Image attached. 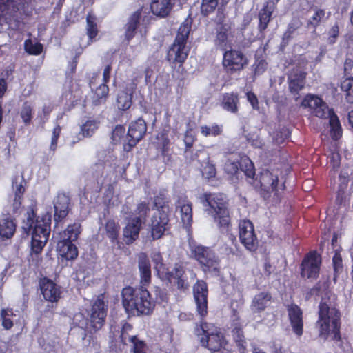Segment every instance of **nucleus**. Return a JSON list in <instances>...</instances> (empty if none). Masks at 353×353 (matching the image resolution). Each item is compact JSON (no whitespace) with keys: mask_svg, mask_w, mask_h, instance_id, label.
Returning <instances> with one entry per match:
<instances>
[{"mask_svg":"<svg viewBox=\"0 0 353 353\" xmlns=\"http://www.w3.org/2000/svg\"><path fill=\"white\" fill-rule=\"evenodd\" d=\"M192 294L196 304L197 314L201 321L196 323L195 334L201 345L211 352L220 353L227 344V340L221 328L214 323H208L204 319L208 314V287L203 280H197L192 288Z\"/></svg>","mask_w":353,"mask_h":353,"instance_id":"nucleus-1","label":"nucleus"},{"mask_svg":"<svg viewBox=\"0 0 353 353\" xmlns=\"http://www.w3.org/2000/svg\"><path fill=\"white\" fill-rule=\"evenodd\" d=\"M52 215L46 212L37 216L31 210L27 212L26 219L21 225V236L23 238L31 234L30 254L37 256L41 254L46 245L51 231Z\"/></svg>","mask_w":353,"mask_h":353,"instance_id":"nucleus-2","label":"nucleus"},{"mask_svg":"<svg viewBox=\"0 0 353 353\" xmlns=\"http://www.w3.org/2000/svg\"><path fill=\"white\" fill-rule=\"evenodd\" d=\"M150 292L143 285L126 286L121 291V303L128 317L150 316L154 310Z\"/></svg>","mask_w":353,"mask_h":353,"instance_id":"nucleus-3","label":"nucleus"},{"mask_svg":"<svg viewBox=\"0 0 353 353\" xmlns=\"http://www.w3.org/2000/svg\"><path fill=\"white\" fill-rule=\"evenodd\" d=\"M201 201L207 208L206 211L213 218L219 231L230 233L232 221L227 196L220 192H205L201 196Z\"/></svg>","mask_w":353,"mask_h":353,"instance_id":"nucleus-4","label":"nucleus"},{"mask_svg":"<svg viewBox=\"0 0 353 353\" xmlns=\"http://www.w3.org/2000/svg\"><path fill=\"white\" fill-rule=\"evenodd\" d=\"M316 327L321 339L327 340L330 336L334 341H341V313L336 307L326 302H320Z\"/></svg>","mask_w":353,"mask_h":353,"instance_id":"nucleus-5","label":"nucleus"},{"mask_svg":"<svg viewBox=\"0 0 353 353\" xmlns=\"http://www.w3.org/2000/svg\"><path fill=\"white\" fill-rule=\"evenodd\" d=\"M192 22L186 19L179 26L173 43L170 46L167 54V61L174 66H182L188 59L190 46L188 45Z\"/></svg>","mask_w":353,"mask_h":353,"instance_id":"nucleus-6","label":"nucleus"},{"mask_svg":"<svg viewBox=\"0 0 353 353\" xmlns=\"http://www.w3.org/2000/svg\"><path fill=\"white\" fill-rule=\"evenodd\" d=\"M81 225L79 223L70 224L59 233V240L57 243L59 254L67 261H73L78 256V248L76 242L81 232Z\"/></svg>","mask_w":353,"mask_h":353,"instance_id":"nucleus-7","label":"nucleus"},{"mask_svg":"<svg viewBox=\"0 0 353 353\" xmlns=\"http://www.w3.org/2000/svg\"><path fill=\"white\" fill-rule=\"evenodd\" d=\"M189 248L190 257L198 262L204 273L219 272V259L212 248L195 241L189 242Z\"/></svg>","mask_w":353,"mask_h":353,"instance_id":"nucleus-8","label":"nucleus"},{"mask_svg":"<svg viewBox=\"0 0 353 353\" xmlns=\"http://www.w3.org/2000/svg\"><path fill=\"white\" fill-rule=\"evenodd\" d=\"M261 195L264 200L273 203L281 202L285 190V181L279 183V176L268 170H263L260 174Z\"/></svg>","mask_w":353,"mask_h":353,"instance_id":"nucleus-9","label":"nucleus"},{"mask_svg":"<svg viewBox=\"0 0 353 353\" xmlns=\"http://www.w3.org/2000/svg\"><path fill=\"white\" fill-rule=\"evenodd\" d=\"M249 63L241 50H225L223 53L222 65L227 74L232 75L243 70Z\"/></svg>","mask_w":353,"mask_h":353,"instance_id":"nucleus-10","label":"nucleus"},{"mask_svg":"<svg viewBox=\"0 0 353 353\" xmlns=\"http://www.w3.org/2000/svg\"><path fill=\"white\" fill-rule=\"evenodd\" d=\"M239 237L241 243L250 252H254L259 246V241L252 222L248 219L239 223Z\"/></svg>","mask_w":353,"mask_h":353,"instance_id":"nucleus-11","label":"nucleus"},{"mask_svg":"<svg viewBox=\"0 0 353 353\" xmlns=\"http://www.w3.org/2000/svg\"><path fill=\"white\" fill-rule=\"evenodd\" d=\"M322 263L321 256L316 250L307 253L303 259L300 270L303 278L316 279L319 277Z\"/></svg>","mask_w":353,"mask_h":353,"instance_id":"nucleus-12","label":"nucleus"},{"mask_svg":"<svg viewBox=\"0 0 353 353\" xmlns=\"http://www.w3.org/2000/svg\"><path fill=\"white\" fill-rule=\"evenodd\" d=\"M172 228L170 220V214L168 212L154 213L150 224V236L152 240H158L164 235L169 234Z\"/></svg>","mask_w":353,"mask_h":353,"instance_id":"nucleus-13","label":"nucleus"},{"mask_svg":"<svg viewBox=\"0 0 353 353\" xmlns=\"http://www.w3.org/2000/svg\"><path fill=\"white\" fill-rule=\"evenodd\" d=\"M143 7L139 8L132 12L128 18L127 23L124 26L125 40L130 42L136 35L137 31L142 24L145 28H147L150 23V17L142 15Z\"/></svg>","mask_w":353,"mask_h":353,"instance_id":"nucleus-14","label":"nucleus"},{"mask_svg":"<svg viewBox=\"0 0 353 353\" xmlns=\"http://www.w3.org/2000/svg\"><path fill=\"white\" fill-rule=\"evenodd\" d=\"M225 20L223 19L219 22L217 19H214L216 23L214 45L216 49L222 51L227 50L228 47H230L231 39L233 37L231 24L225 23Z\"/></svg>","mask_w":353,"mask_h":353,"instance_id":"nucleus-15","label":"nucleus"},{"mask_svg":"<svg viewBox=\"0 0 353 353\" xmlns=\"http://www.w3.org/2000/svg\"><path fill=\"white\" fill-rule=\"evenodd\" d=\"M230 0H201L200 12L203 17H208L216 12L214 19L221 22L227 17V6Z\"/></svg>","mask_w":353,"mask_h":353,"instance_id":"nucleus-16","label":"nucleus"},{"mask_svg":"<svg viewBox=\"0 0 353 353\" xmlns=\"http://www.w3.org/2000/svg\"><path fill=\"white\" fill-rule=\"evenodd\" d=\"M107 310L104 302V295L101 294L94 301L90 315V326L94 331L99 330L103 326L107 316Z\"/></svg>","mask_w":353,"mask_h":353,"instance_id":"nucleus-17","label":"nucleus"},{"mask_svg":"<svg viewBox=\"0 0 353 353\" xmlns=\"http://www.w3.org/2000/svg\"><path fill=\"white\" fill-rule=\"evenodd\" d=\"M147 132V124L142 118H139L132 121L128 128V141L125 145V150L128 152L132 150L134 147L145 137Z\"/></svg>","mask_w":353,"mask_h":353,"instance_id":"nucleus-18","label":"nucleus"},{"mask_svg":"<svg viewBox=\"0 0 353 353\" xmlns=\"http://www.w3.org/2000/svg\"><path fill=\"white\" fill-rule=\"evenodd\" d=\"M232 322L231 334L240 353H248L247 341L244 335L243 326L236 309H232Z\"/></svg>","mask_w":353,"mask_h":353,"instance_id":"nucleus-19","label":"nucleus"},{"mask_svg":"<svg viewBox=\"0 0 353 353\" xmlns=\"http://www.w3.org/2000/svg\"><path fill=\"white\" fill-rule=\"evenodd\" d=\"M287 311L292 330L297 337L300 338L304 331L303 310L298 305L291 303L287 305Z\"/></svg>","mask_w":353,"mask_h":353,"instance_id":"nucleus-20","label":"nucleus"},{"mask_svg":"<svg viewBox=\"0 0 353 353\" xmlns=\"http://www.w3.org/2000/svg\"><path fill=\"white\" fill-rule=\"evenodd\" d=\"M301 105L305 108H310L312 110V113L317 117L325 119L329 117L330 110L327 105L321 98L308 94L305 97L301 102Z\"/></svg>","mask_w":353,"mask_h":353,"instance_id":"nucleus-21","label":"nucleus"},{"mask_svg":"<svg viewBox=\"0 0 353 353\" xmlns=\"http://www.w3.org/2000/svg\"><path fill=\"white\" fill-rule=\"evenodd\" d=\"M306 77V72L296 68H292L288 74L289 90L296 101L299 99V92L305 87Z\"/></svg>","mask_w":353,"mask_h":353,"instance_id":"nucleus-22","label":"nucleus"},{"mask_svg":"<svg viewBox=\"0 0 353 353\" xmlns=\"http://www.w3.org/2000/svg\"><path fill=\"white\" fill-rule=\"evenodd\" d=\"M185 270L181 263H175L174 267L172 271H168V274H165L161 280L167 281L172 283L174 280V283L176 285L179 291L185 292L190 286L189 283L185 278Z\"/></svg>","mask_w":353,"mask_h":353,"instance_id":"nucleus-23","label":"nucleus"},{"mask_svg":"<svg viewBox=\"0 0 353 353\" xmlns=\"http://www.w3.org/2000/svg\"><path fill=\"white\" fill-rule=\"evenodd\" d=\"M41 294L48 302L57 303L61 298V288L51 279L44 277L39 281Z\"/></svg>","mask_w":353,"mask_h":353,"instance_id":"nucleus-24","label":"nucleus"},{"mask_svg":"<svg viewBox=\"0 0 353 353\" xmlns=\"http://www.w3.org/2000/svg\"><path fill=\"white\" fill-rule=\"evenodd\" d=\"M276 2H274V0H267L259 11L257 28L261 34H263L268 28L269 23L272 19V14L276 9Z\"/></svg>","mask_w":353,"mask_h":353,"instance_id":"nucleus-25","label":"nucleus"},{"mask_svg":"<svg viewBox=\"0 0 353 353\" xmlns=\"http://www.w3.org/2000/svg\"><path fill=\"white\" fill-rule=\"evenodd\" d=\"M70 199L69 196L65 194H58L54 203L55 228L58 227L59 224L62 223L68 215L70 210Z\"/></svg>","mask_w":353,"mask_h":353,"instance_id":"nucleus-26","label":"nucleus"},{"mask_svg":"<svg viewBox=\"0 0 353 353\" xmlns=\"http://www.w3.org/2000/svg\"><path fill=\"white\" fill-rule=\"evenodd\" d=\"M138 268L140 274V285L146 288L152 281L151 264L145 252L138 255Z\"/></svg>","mask_w":353,"mask_h":353,"instance_id":"nucleus-27","label":"nucleus"},{"mask_svg":"<svg viewBox=\"0 0 353 353\" xmlns=\"http://www.w3.org/2000/svg\"><path fill=\"white\" fill-rule=\"evenodd\" d=\"M142 220L140 217L131 219L123 228V238L127 245H130L138 239L141 229Z\"/></svg>","mask_w":353,"mask_h":353,"instance_id":"nucleus-28","label":"nucleus"},{"mask_svg":"<svg viewBox=\"0 0 353 353\" xmlns=\"http://www.w3.org/2000/svg\"><path fill=\"white\" fill-rule=\"evenodd\" d=\"M94 79V77H92L89 83L92 92L90 97L91 103L92 106H99L106 103L109 97L110 90L108 85L105 84H100L99 86L93 88Z\"/></svg>","mask_w":353,"mask_h":353,"instance_id":"nucleus-29","label":"nucleus"},{"mask_svg":"<svg viewBox=\"0 0 353 353\" xmlns=\"http://www.w3.org/2000/svg\"><path fill=\"white\" fill-rule=\"evenodd\" d=\"M17 229V222L9 214H2L0 216V236L3 239H10Z\"/></svg>","mask_w":353,"mask_h":353,"instance_id":"nucleus-30","label":"nucleus"},{"mask_svg":"<svg viewBox=\"0 0 353 353\" xmlns=\"http://www.w3.org/2000/svg\"><path fill=\"white\" fill-rule=\"evenodd\" d=\"M26 182L23 177L20 179V181H19L17 176L12 179V186L14 194L12 202V210L14 213H17L21 208L23 201V194L26 192Z\"/></svg>","mask_w":353,"mask_h":353,"instance_id":"nucleus-31","label":"nucleus"},{"mask_svg":"<svg viewBox=\"0 0 353 353\" xmlns=\"http://www.w3.org/2000/svg\"><path fill=\"white\" fill-rule=\"evenodd\" d=\"M239 95L237 92H225L222 94L220 106L225 111L236 114L239 112Z\"/></svg>","mask_w":353,"mask_h":353,"instance_id":"nucleus-32","label":"nucleus"},{"mask_svg":"<svg viewBox=\"0 0 353 353\" xmlns=\"http://www.w3.org/2000/svg\"><path fill=\"white\" fill-rule=\"evenodd\" d=\"M272 299L269 292H262L256 294L251 303V309L254 313H261L265 310Z\"/></svg>","mask_w":353,"mask_h":353,"instance_id":"nucleus-33","label":"nucleus"},{"mask_svg":"<svg viewBox=\"0 0 353 353\" xmlns=\"http://www.w3.org/2000/svg\"><path fill=\"white\" fill-rule=\"evenodd\" d=\"M120 229V225L114 219H108L104 227L105 236L110 239L112 246H117V248H121V243L119 240Z\"/></svg>","mask_w":353,"mask_h":353,"instance_id":"nucleus-34","label":"nucleus"},{"mask_svg":"<svg viewBox=\"0 0 353 353\" xmlns=\"http://www.w3.org/2000/svg\"><path fill=\"white\" fill-rule=\"evenodd\" d=\"M172 8L171 0H152L150 9L152 12L161 18L166 17Z\"/></svg>","mask_w":353,"mask_h":353,"instance_id":"nucleus-35","label":"nucleus"},{"mask_svg":"<svg viewBox=\"0 0 353 353\" xmlns=\"http://www.w3.org/2000/svg\"><path fill=\"white\" fill-rule=\"evenodd\" d=\"M170 198L165 190H159L153 198V204L157 210V212H161L163 211L170 214Z\"/></svg>","mask_w":353,"mask_h":353,"instance_id":"nucleus-36","label":"nucleus"},{"mask_svg":"<svg viewBox=\"0 0 353 353\" xmlns=\"http://www.w3.org/2000/svg\"><path fill=\"white\" fill-rule=\"evenodd\" d=\"M314 11L312 16L307 21L306 26L307 28H312L314 32L323 22H325L328 16H326V10L317 6L312 7Z\"/></svg>","mask_w":353,"mask_h":353,"instance_id":"nucleus-37","label":"nucleus"},{"mask_svg":"<svg viewBox=\"0 0 353 353\" xmlns=\"http://www.w3.org/2000/svg\"><path fill=\"white\" fill-rule=\"evenodd\" d=\"M178 207L180 208L181 218L183 223L191 225L192 222V204L186 197L178 200Z\"/></svg>","mask_w":353,"mask_h":353,"instance_id":"nucleus-38","label":"nucleus"},{"mask_svg":"<svg viewBox=\"0 0 353 353\" xmlns=\"http://www.w3.org/2000/svg\"><path fill=\"white\" fill-rule=\"evenodd\" d=\"M302 22L299 18H293L288 24L287 29L282 36L281 47H286L294 38L295 32L301 28Z\"/></svg>","mask_w":353,"mask_h":353,"instance_id":"nucleus-39","label":"nucleus"},{"mask_svg":"<svg viewBox=\"0 0 353 353\" xmlns=\"http://www.w3.org/2000/svg\"><path fill=\"white\" fill-rule=\"evenodd\" d=\"M329 124L330 127V134L333 140L337 141L343 134L341 122L338 116L334 111H330L329 114Z\"/></svg>","mask_w":353,"mask_h":353,"instance_id":"nucleus-40","label":"nucleus"},{"mask_svg":"<svg viewBox=\"0 0 353 353\" xmlns=\"http://www.w3.org/2000/svg\"><path fill=\"white\" fill-rule=\"evenodd\" d=\"M86 34L88 37V44L94 41L99 33L97 17L92 13L86 17Z\"/></svg>","mask_w":353,"mask_h":353,"instance_id":"nucleus-41","label":"nucleus"},{"mask_svg":"<svg viewBox=\"0 0 353 353\" xmlns=\"http://www.w3.org/2000/svg\"><path fill=\"white\" fill-rule=\"evenodd\" d=\"M152 261L154 269L159 277L161 279L165 274H168L169 268L163 263V259L160 252H155L152 255Z\"/></svg>","mask_w":353,"mask_h":353,"instance_id":"nucleus-42","label":"nucleus"},{"mask_svg":"<svg viewBox=\"0 0 353 353\" xmlns=\"http://www.w3.org/2000/svg\"><path fill=\"white\" fill-rule=\"evenodd\" d=\"M132 104V94H129L125 90L121 91L117 97L116 105L121 111H126L130 108Z\"/></svg>","mask_w":353,"mask_h":353,"instance_id":"nucleus-43","label":"nucleus"},{"mask_svg":"<svg viewBox=\"0 0 353 353\" xmlns=\"http://www.w3.org/2000/svg\"><path fill=\"white\" fill-rule=\"evenodd\" d=\"M341 247L339 249L334 250V254L332 257V268L334 271V281H336L339 278V275L343 272V259L341 254Z\"/></svg>","mask_w":353,"mask_h":353,"instance_id":"nucleus-44","label":"nucleus"},{"mask_svg":"<svg viewBox=\"0 0 353 353\" xmlns=\"http://www.w3.org/2000/svg\"><path fill=\"white\" fill-rule=\"evenodd\" d=\"M340 88L344 92L346 101L353 104V77L350 76L343 79L341 83Z\"/></svg>","mask_w":353,"mask_h":353,"instance_id":"nucleus-45","label":"nucleus"},{"mask_svg":"<svg viewBox=\"0 0 353 353\" xmlns=\"http://www.w3.org/2000/svg\"><path fill=\"white\" fill-rule=\"evenodd\" d=\"M240 169L249 177L253 179L255 176V168L253 162L246 155L241 157L239 160Z\"/></svg>","mask_w":353,"mask_h":353,"instance_id":"nucleus-46","label":"nucleus"},{"mask_svg":"<svg viewBox=\"0 0 353 353\" xmlns=\"http://www.w3.org/2000/svg\"><path fill=\"white\" fill-rule=\"evenodd\" d=\"M99 122L97 120H87L81 126V133L83 137H91L99 128Z\"/></svg>","mask_w":353,"mask_h":353,"instance_id":"nucleus-47","label":"nucleus"},{"mask_svg":"<svg viewBox=\"0 0 353 353\" xmlns=\"http://www.w3.org/2000/svg\"><path fill=\"white\" fill-rule=\"evenodd\" d=\"M201 134L203 137H217L223 133V126L217 123H213L211 126L203 125L200 127Z\"/></svg>","mask_w":353,"mask_h":353,"instance_id":"nucleus-48","label":"nucleus"},{"mask_svg":"<svg viewBox=\"0 0 353 353\" xmlns=\"http://www.w3.org/2000/svg\"><path fill=\"white\" fill-rule=\"evenodd\" d=\"M20 117L25 125L28 126L31 124L33 118V108L28 101L23 103L20 111Z\"/></svg>","mask_w":353,"mask_h":353,"instance_id":"nucleus-49","label":"nucleus"},{"mask_svg":"<svg viewBox=\"0 0 353 353\" xmlns=\"http://www.w3.org/2000/svg\"><path fill=\"white\" fill-rule=\"evenodd\" d=\"M129 343H131V352L132 353H146L147 345L143 340L139 339L138 336L134 335L129 337Z\"/></svg>","mask_w":353,"mask_h":353,"instance_id":"nucleus-50","label":"nucleus"},{"mask_svg":"<svg viewBox=\"0 0 353 353\" xmlns=\"http://www.w3.org/2000/svg\"><path fill=\"white\" fill-rule=\"evenodd\" d=\"M1 319L2 321V326L6 330H10L14 326V323L11 317L14 316L13 310L12 308H3L1 310Z\"/></svg>","mask_w":353,"mask_h":353,"instance_id":"nucleus-51","label":"nucleus"},{"mask_svg":"<svg viewBox=\"0 0 353 353\" xmlns=\"http://www.w3.org/2000/svg\"><path fill=\"white\" fill-rule=\"evenodd\" d=\"M153 292L155 296L154 299H153V301H154V307L157 303L161 304L168 302L169 294L166 289L159 286H154Z\"/></svg>","mask_w":353,"mask_h":353,"instance_id":"nucleus-52","label":"nucleus"},{"mask_svg":"<svg viewBox=\"0 0 353 353\" xmlns=\"http://www.w3.org/2000/svg\"><path fill=\"white\" fill-rule=\"evenodd\" d=\"M161 141L157 143V149L161 150V155L164 159H166L168 161L171 158L170 154V139L165 134H161Z\"/></svg>","mask_w":353,"mask_h":353,"instance_id":"nucleus-53","label":"nucleus"},{"mask_svg":"<svg viewBox=\"0 0 353 353\" xmlns=\"http://www.w3.org/2000/svg\"><path fill=\"white\" fill-rule=\"evenodd\" d=\"M61 127L60 126L59 124L57 123L52 130L51 141H50V145L49 147L50 151L52 152L53 154L55 152V151L57 149L58 140L61 136Z\"/></svg>","mask_w":353,"mask_h":353,"instance_id":"nucleus-54","label":"nucleus"},{"mask_svg":"<svg viewBox=\"0 0 353 353\" xmlns=\"http://www.w3.org/2000/svg\"><path fill=\"white\" fill-rule=\"evenodd\" d=\"M43 48V45L40 43H32L30 39L25 41V50L29 54L39 55Z\"/></svg>","mask_w":353,"mask_h":353,"instance_id":"nucleus-55","label":"nucleus"},{"mask_svg":"<svg viewBox=\"0 0 353 353\" xmlns=\"http://www.w3.org/2000/svg\"><path fill=\"white\" fill-rule=\"evenodd\" d=\"M348 179L347 177L343 178V181L339 184L336 192V202L337 204L341 205L345 199V189L347 188Z\"/></svg>","mask_w":353,"mask_h":353,"instance_id":"nucleus-56","label":"nucleus"},{"mask_svg":"<svg viewBox=\"0 0 353 353\" xmlns=\"http://www.w3.org/2000/svg\"><path fill=\"white\" fill-rule=\"evenodd\" d=\"M268 63L263 59H256L252 65L254 75L262 74L267 69Z\"/></svg>","mask_w":353,"mask_h":353,"instance_id":"nucleus-57","label":"nucleus"},{"mask_svg":"<svg viewBox=\"0 0 353 353\" xmlns=\"http://www.w3.org/2000/svg\"><path fill=\"white\" fill-rule=\"evenodd\" d=\"M201 172L203 177L210 179L215 177L216 174V170L214 165L207 163L203 167Z\"/></svg>","mask_w":353,"mask_h":353,"instance_id":"nucleus-58","label":"nucleus"},{"mask_svg":"<svg viewBox=\"0 0 353 353\" xmlns=\"http://www.w3.org/2000/svg\"><path fill=\"white\" fill-rule=\"evenodd\" d=\"M125 132V128L121 125H117L112 132V139L114 142H118L123 137Z\"/></svg>","mask_w":353,"mask_h":353,"instance_id":"nucleus-59","label":"nucleus"},{"mask_svg":"<svg viewBox=\"0 0 353 353\" xmlns=\"http://www.w3.org/2000/svg\"><path fill=\"white\" fill-rule=\"evenodd\" d=\"M339 34V28L337 24H334L332 26L328 32V42L330 44H333L336 42L337 37Z\"/></svg>","mask_w":353,"mask_h":353,"instance_id":"nucleus-60","label":"nucleus"},{"mask_svg":"<svg viewBox=\"0 0 353 353\" xmlns=\"http://www.w3.org/2000/svg\"><path fill=\"white\" fill-rule=\"evenodd\" d=\"M150 211L149 204L145 201H142L137 205V212L139 214L141 218H145L148 212Z\"/></svg>","mask_w":353,"mask_h":353,"instance_id":"nucleus-61","label":"nucleus"},{"mask_svg":"<svg viewBox=\"0 0 353 353\" xmlns=\"http://www.w3.org/2000/svg\"><path fill=\"white\" fill-rule=\"evenodd\" d=\"M240 169L239 166V161H228L225 163V170L228 173L231 174H235L238 172Z\"/></svg>","mask_w":353,"mask_h":353,"instance_id":"nucleus-62","label":"nucleus"},{"mask_svg":"<svg viewBox=\"0 0 353 353\" xmlns=\"http://www.w3.org/2000/svg\"><path fill=\"white\" fill-rule=\"evenodd\" d=\"M112 69V68L111 64L105 65L103 72V82L101 84L108 85L110 82Z\"/></svg>","mask_w":353,"mask_h":353,"instance_id":"nucleus-63","label":"nucleus"},{"mask_svg":"<svg viewBox=\"0 0 353 353\" xmlns=\"http://www.w3.org/2000/svg\"><path fill=\"white\" fill-rule=\"evenodd\" d=\"M246 95H247V99L250 103L252 108L255 110H258L259 108V101H258L256 95L252 92H248Z\"/></svg>","mask_w":353,"mask_h":353,"instance_id":"nucleus-64","label":"nucleus"}]
</instances>
